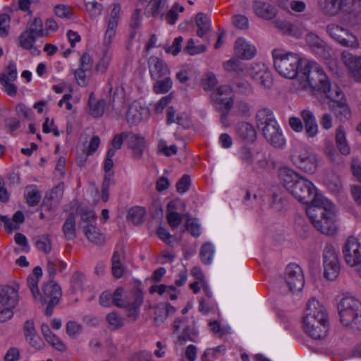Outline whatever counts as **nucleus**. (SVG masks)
<instances>
[{
    "mask_svg": "<svg viewBox=\"0 0 361 361\" xmlns=\"http://www.w3.org/2000/svg\"><path fill=\"white\" fill-rule=\"evenodd\" d=\"M306 214L312 226L321 233L333 235L337 233L335 206L324 195L315 196L312 204L307 207Z\"/></svg>",
    "mask_w": 361,
    "mask_h": 361,
    "instance_id": "obj_1",
    "label": "nucleus"
},
{
    "mask_svg": "<svg viewBox=\"0 0 361 361\" xmlns=\"http://www.w3.org/2000/svg\"><path fill=\"white\" fill-rule=\"evenodd\" d=\"M298 90L317 92L324 94L329 99H334L331 82L324 68L314 61H309L300 70Z\"/></svg>",
    "mask_w": 361,
    "mask_h": 361,
    "instance_id": "obj_2",
    "label": "nucleus"
},
{
    "mask_svg": "<svg viewBox=\"0 0 361 361\" xmlns=\"http://www.w3.org/2000/svg\"><path fill=\"white\" fill-rule=\"evenodd\" d=\"M279 177L283 187L298 202L302 204L310 203L317 193L314 183L293 169L283 167L279 170Z\"/></svg>",
    "mask_w": 361,
    "mask_h": 361,
    "instance_id": "obj_3",
    "label": "nucleus"
},
{
    "mask_svg": "<svg viewBox=\"0 0 361 361\" xmlns=\"http://www.w3.org/2000/svg\"><path fill=\"white\" fill-rule=\"evenodd\" d=\"M256 119L257 128L269 143L276 148H283L286 146V141L282 130L271 109L265 108L259 110Z\"/></svg>",
    "mask_w": 361,
    "mask_h": 361,
    "instance_id": "obj_4",
    "label": "nucleus"
},
{
    "mask_svg": "<svg viewBox=\"0 0 361 361\" xmlns=\"http://www.w3.org/2000/svg\"><path fill=\"white\" fill-rule=\"evenodd\" d=\"M317 4L329 16H335L342 12L348 16L349 20L357 22L361 15V0H317Z\"/></svg>",
    "mask_w": 361,
    "mask_h": 361,
    "instance_id": "obj_5",
    "label": "nucleus"
},
{
    "mask_svg": "<svg viewBox=\"0 0 361 361\" xmlns=\"http://www.w3.org/2000/svg\"><path fill=\"white\" fill-rule=\"evenodd\" d=\"M272 56L274 68L280 75L288 79L298 78L299 66L302 61L298 54L274 49Z\"/></svg>",
    "mask_w": 361,
    "mask_h": 361,
    "instance_id": "obj_6",
    "label": "nucleus"
},
{
    "mask_svg": "<svg viewBox=\"0 0 361 361\" xmlns=\"http://www.w3.org/2000/svg\"><path fill=\"white\" fill-rule=\"evenodd\" d=\"M338 311L343 326H353L361 322V302L353 297L343 298L338 304Z\"/></svg>",
    "mask_w": 361,
    "mask_h": 361,
    "instance_id": "obj_7",
    "label": "nucleus"
},
{
    "mask_svg": "<svg viewBox=\"0 0 361 361\" xmlns=\"http://www.w3.org/2000/svg\"><path fill=\"white\" fill-rule=\"evenodd\" d=\"M290 160L299 170L307 174H314L318 167L319 159L315 153L305 147L293 149Z\"/></svg>",
    "mask_w": 361,
    "mask_h": 361,
    "instance_id": "obj_8",
    "label": "nucleus"
},
{
    "mask_svg": "<svg viewBox=\"0 0 361 361\" xmlns=\"http://www.w3.org/2000/svg\"><path fill=\"white\" fill-rule=\"evenodd\" d=\"M342 253L345 263L361 276V240L350 235L345 241Z\"/></svg>",
    "mask_w": 361,
    "mask_h": 361,
    "instance_id": "obj_9",
    "label": "nucleus"
},
{
    "mask_svg": "<svg viewBox=\"0 0 361 361\" xmlns=\"http://www.w3.org/2000/svg\"><path fill=\"white\" fill-rule=\"evenodd\" d=\"M326 32L332 39L344 47L353 49L360 48V44L357 36L343 25L330 23L326 26Z\"/></svg>",
    "mask_w": 361,
    "mask_h": 361,
    "instance_id": "obj_10",
    "label": "nucleus"
},
{
    "mask_svg": "<svg viewBox=\"0 0 361 361\" xmlns=\"http://www.w3.org/2000/svg\"><path fill=\"white\" fill-rule=\"evenodd\" d=\"M123 294V288H118L116 289L112 295V302L117 307L126 309L128 317L132 318L133 320H135L139 314L140 307L143 302L142 296L141 295H137L135 297L132 295L130 298L133 299V300L130 301L129 296L122 298Z\"/></svg>",
    "mask_w": 361,
    "mask_h": 361,
    "instance_id": "obj_11",
    "label": "nucleus"
},
{
    "mask_svg": "<svg viewBox=\"0 0 361 361\" xmlns=\"http://www.w3.org/2000/svg\"><path fill=\"white\" fill-rule=\"evenodd\" d=\"M214 107L223 114L227 113L233 104V92L230 86L221 85L211 94Z\"/></svg>",
    "mask_w": 361,
    "mask_h": 361,
    "instance_id": "obj_12",
    "label": "nucleus"
},
{
    "mask_svg": "<svg viewBox=\"0 0 361 361\" xmlns=\"http://www.w3.org/2000/svg\"><path fill=\"white\" fill-rule=\"evenodd\" d=\"M173 333L178 334V342L182 345L187 341L197 343L199 341V331L188 324L185 317L177 318L173 322Z\"/></svg>",
    "mask_w": 361,
    "mask_h": 361,
    "instance_id": "obj_13",
    "label": "nucleus"
},
{
    "mask_svg": "<svg viewBox=\"0 0 361 361\" xmlns=\"http://www.w3.org/2000/svg\"><path fill=\"white\" fill-rule=\"evenodd\" d=\"M328 320L327 313L324 307L316 299H310L306 305L303 316L302 324Z\"/></svg>",
    "mask_w": 361,
    "mask_h": 361,
    "instance_id": "obj_14",
    "label": "nucleus"
},
{
    "mask_svg": "<svg viewBox=\"0 0 361 361\" xmlns=\"http://www.w3.org/2000/svg\"><path fill=\"white\" fill-rule=\"evenodd\" d=\"M333 92L335 99H330L331 101L329 104L331 110L334 113L336 117L341 121L349 120L352 115L351 109L346 100L343 99V94L342 91L336 87L333 90Z\"/></svg>",
    "mask_w": 361,
    "mask_h": 361,
    "instance_id": "obj_15",
    "label": "nucleus"
},
{
    "mask_svg": "<svg viewBox=\"0 0 361 361\" xmlns=\"http://www.w3.org/2000/svg\"><path fill=\"white\" fill-rule=\"evenodd\" d=\"M285 279L290 290L293 293L300 292L305 284L302 270L296 264H290L286 269Z\"/></svg>",
    "mask_w": 361,
    "mask_h": 361,
    "instance_id": "obj_16",
    "label": "nucleus"
},
{
    "mask_svg": "<svg viewBox=\"0 0 361 361\" xmlns=\"http://www.w3.org/2000/svg\"><path fill=\"white\" fill-rule=\"evenodd\" d=\"M341 61L350 75L356 82L361 80V54H355L348 50H343L341 54Z\"/></svg>",
    "mask_w": 361,
    "mask_h": 361,
    "instance_id": "obj_17",
    "label": "nucleus"
},
{
    "mask_svg": "<svg viewBox=\"0 0 361 361\" xmlns=\"http://www.w3.org/2000/svg\"><path fill=\"white\" fill-rule=\"evenodd\" d=\"M149 116L148 107L140 100L133 102L129 105L126 115L127 123L130 126H137L142 121L148 118Z\"/></svg>",
    "mask_w": 361,
    "mask_h": 361,
    "instance_id": "obj_18",
    "label": "nucleus"
},
{
    "mask_svg": "<svg viewBox=\"0 0 361 361\" xmlns=\"http://www.w3.org/2000/svg\"><path fill=\"white\" fill-rule=\"evenodd\" d=\"M19 290L17 283L0 285V305L14 310L19 302Z\"/></svg>",
    "mask_w": 361,
    "mask_h": 361,
    "instance_id": "obj_19",
    "label": "nucleus"
},
{
    "mask_svg": "<svg viewBox=\"0 0 361 361\" xmlns=\"http://www.w3.org/2000/svg\"><path fill=\"white\" fill-rule=\"evenodd\" d=\"M247 73L261 87L269 89L272 84L271 73L264 63H255L247 70Z\"/></svg>",
    "mask_w": 361,
    "mask_h": 361,
    "instance_id": "obj_20",
    "label": "nucleus"
},
{
    "mask_svg": "<svg viewBox=\"0 0 361 361\" xmlns=\"http://www.w3.org/2000/svg\"><path fill=\"white\" fill-rule=\"evenodd\" d=\"M305 41L312 51L319 57L329 60L332 56V49L318 35L313 32L308 33L305 37Z\"/></svg>",
    "mask_w": 361,
    "mask_h": 361,
    "instance_id": "obj_21",
    "label": "nucleus"
},
{
    "mask_svg": "<svg viewBox=\"0 0 361 361\" xmlns=\"http://www.w3.org/2000/svg\"><path fill=\"white\" fill-rule=\"evenodd\" d=\"M324 274L329 280L337 278L339 271V262L337 255L331 247H326L324 252Z\"/></svg>",
    "mask_w": 361,
    "mask_h": 361,
    "instance_id": "obj_22",
    "label": "nucleus"
},
{
    "mask_svg": "<svg viewBox=\"0 0 361 361\" xmlns=\"http://www.w3.org/2000/svg\"><path fill=\"white\" fill-rule=\"evenodd\" d=\"M121 11V8L120 4H114L107 21V27L104 36L103 43L104 45L106 47H109L111 45L116 35V27L118 26Z\"/></svg>",
    "mask_w": 361,
    "mask_h": 361,
    "instance_id": "obj_23",
    "label": "nucleus"
},
{
    "mask_svg": "<svg viewBox=\"0 0 361 361\" xmlns=\"http://www.w3.org/2000/svg\"><path fill=\"white\" fill-rule=\"evenodd\" d=\"M302 328L305 332L311 338L315 340H321L324 338L329 330V321L317 322L302 324Z\"/></svg>",
    "mask_w": 361,
    "mask_h": 361,
    "instance_id": "obj_24",
    "label": "nucleus"
},
{
    "mask_svg": "<svg viewBox=\"0 0 361 361\" xmlns=\"http://www.w3.org/2000/svg\"><path fill=\"white\" fill-rule=\"evenodd\" d=\"M148 67L152 80L160 79L170 74V70L167 64L156 56L149 58Z\"/></svg>",
    "mask_w": 361,
    "mask_h": 361,
    "instance_id": "obj_25",
    "label": "nucleus"
},
{
    "mask_svg": "<svg viewBox=\"0 0 361 361\" xmlns=\"http://www.w3.org/2000/svg\"><path fill=\"white\" fill-rule=\"evenodd\" d=\"M235 54L241 59H251L256 54V48L243 38L236 39L234 47Z\"/></svg>",
    "mask_w": 361,
    "mask_h": 361,
    "instance_id": "obj_26",
    "label": "nucleus"
},
{
    "mask_svg": "<svg viewBox=\"0 0 361 361\" xmlns=\"http://www.w3.org/2000/svg\"><path fill=\"white\" fill-rule=\"evenodd\" d=\"M42 300H38L42 303L51 302L52 303H59L61 297V287L53 281L46 283L43 286Z\"/></svg>",
    "mask_w": 361,
    "mask_h": 361,
    "instance_id": "obj_27",
    "label": "nucleus"
},
{
    "mask_svg": "<svg viewBox=\"0 0 361 361\" xmlns=\"http://www.w3.org/2000/svg\"><path fill=\"white\" fill-rule=\"evenodd\" d=\"M23 333L26 341L33 348L41 349L44 343L38 336L32 320H27L23 325Z\"/></svg>",
    "mask_w": 361,
    "mask_h": 361,
    "instance_id": "obj_28",
    "label": "nucleus"
},
{
    "mask_svg": "<svg viewBox=\"0 0 361 361\" xmlns=\"http://www.w3.org/2000/svg\"><path fill=\"white\" fill-rule=\"evenodd\" d=\"M241 161L247 165L256 164L259 167H264L267 164L265 155L263 153L257 152L253 154L250 149L247 147H242L240 151Z\"/></svg>",
    "mask_w": 361,
    "mask_h": 361,
    "instance_id": "obj_29",
    "label": "nucleus"
},
{
    "mask_svg": "<svg viewBox=\"0 0 361 361\" xmlns=\"http://www.w3.org/2000/svg\"><path fill=\"white\" fill-rule=\"evenodd\" d=\"M42 276V269L40 267H36L34 268L32 273L27 276V285L31 291L35 300H42V295L40 293L38 283L39 279Z\"/></svg>",
    "mask_w": 361,
    "mask_h": 361,
    "instance_id": "obj_30",
    "label": "nucleus"
},
{
    "mask_svg": "<svg viewBox=\"0 0 361 361\" xmlns=\"http://www.w3.org/2000/svg\"><path fill=\"white\" fill-rule=\"evenodd\" d=\"M127 144L133 150L135 157H140L142 154L145 140L140 134H135L131 132H127Z\"/></svg>",
    "mask_w": 361,
    "mask_h": 361,
    "instance_id": "obj_31",
    "label": "nucleus"
},
{
    "mask_svg": "<svg viewBox=\"0 0 361 361\" xmlns=\"http://www.w3.org/2000/svg\"><path fill=\"white\" fill-rule=\"evenodd\" d=\"M82 232L87 240L96 245H101L105 241L104 235L101 233L96 224H87L82 226Z\"/></svg>",
    "mask_w": 361,
    "mask_h": 361,
    "instance_id": "obj_32",
    "label": "nucleus"
},
{
    "mask_svg": "<svg viewBox=\"0 0 361 361\" xmlns=\"http://www.w3.org/2000/svg\"><path fill=\"white\" fill-rule=\"evenodd\" d=\"M253 8L255 14L262 18L271 19L276 15V8L267 2L255 1Z\"/></svg>",
    "mask_w": 361,
    "mask_h": 361,
    "instance_id": "obj_33",
    "label": "nucleus"
},
{
    "mask_svg": "<svg viewBox=\"0 0 361 361\" xmlns=\"http://www.w3.org/2000/svg\"><path fill=\"white\" fill-rule=\"evenodd\" d=\"M42 333L45 340L56 350L63 352L66 348L63 342L56 335L54 334L48 324H43L41 326Z\"/></svg>",
    "mask_w": 361,
    "mask_h": 361,
    "instance_id": "obj_34",
    "label": "nucleus"
},
{
    "mask_svg": "<svg viewBox=\"0 0 361 361\" xmlns=\"http://www.w3.org/2000/svg\"><path fill=\"white\" fill-rule=\"evenodd\" d=\"M195 23L197 26V36L200 38H206L211 29L209 17L203 13H197L195 17Z\"/></svg>",
    "mask_w": 361,
    "mask_h": 361,
    "instance_id": "obj_35",
    "label": "nucleus"
},
{
    "mask_svg": "<svg viewBox=\"0 0 361 361\" xmlns=\"http://www.w3.org/2000/svg\"><path fill=\"white\" fill-rule=\"evenodd\" d=\"M123 257V250L122 248L116 250L114 252L111 258V271L114 277L119 279L122 277L125 272V268L121 263V259Z\"/></svg>",
    "mask_w": 361,
    "mask_h": 361,
    "instance_id": "obj_36",
    "label": "nucleus"
},
{
    "mask_svg": "<svg viewBox=\"0 0 361 361\" xmlns=\"http://www.w3.org/2000/svg\"><path fill=\"white\" fill-rule=\"evenodd\" d=\"M335 139L338 151L345 156L350 154V147L348 145L346 134L343 126H340L336 128Z\"/></svg>",
    "mask_w": 361,
    "mask_h": 361,
    "instance_id": "obj_37",
    "label": "nucleus"
},
{
    "mask_svg": "<svg viewBox=\"0 0 361 361\" xmlns=\"http://www.w3.org/2000/svg\"><path fill=\"white\" fill-rule=\"evenodd\" d=\"M37 37L35 35L24 30L18 38V45L23 49L37 51L35 46Z\"/></svg>",
    "mask_w": 361,
    "mask_h": 361,
    "instance_id": "obj_38",
    "label": "nucleus"
},
{
    "mask_svg": "<svg viewBox=\"0 0 361 361\" xmlns=\"http://www.w3.org/2000/svg\"><path fill=\"white\" fill-rule=\"evenodd\" d=\"M277 27L285 34L296 38H300L304 32L302 26L292 24L288 22L281 21L277 23Z\"/></svg>",
    "mask_w": 361,
    "mask_h": 361,
    "instance_id": "obj_39",
    "label": "nucleus"
},
{
    "mask_svg": "<svg viewBox=\"0 0 361 361\" xmlns=\"http://www.w3.org/2000/svg\"><path fill=\"white\" fill-rule=\"evenodd\" d=\"M25 30L35 35L37 37H45L48 36L47 31L44 30L42 20L39 18H34L30 20L27 23Z\"/></svg>",
    "mask_w": 361,
    "mask_h": 361,
    "instance_id": "obj_40",
    "label": "nucleus"
},
{
    "mask_svg": "<svg viewBox=\"0 0 361 361\" xmlns=\"http://www.w3.org/2000/svg\"><path fill=\"white\" fill-rule=\"evenodd\" d=\"M167 123H176L185 127L189 124L188 116L185 113L177 114L174 108L171 106L167 109Z\"/></svg>",
    "mask_w": 361,
    "mask_h": 361,
    "instance_id": "obj_41",
    "label": "nucleus"
},
{
    "mask_svg": "<svg viewBox=\"0 0 361 361\" xmlns=\"http://www.w3.org/2000/svg\"><path fill=\"white\" fill-rule=\"evenodd\" d=\"M77 213L80 216L81 221L79 224V226L82 229L84 225L96 224L97 216L94 211L85 207L80 206L78 208Z\"/></svg>",
    "mask_w": 361,
    "mask_h": 361,
    "instance_id": "obj_42",
    "label": "nucleus"
},
{
    "mask_svg": "<svg viewBox=\"0 0 361 361\" xmlns=\"http://www.w3.org/2000/svg\"><path fill=\"white\" fill-rule=\"evenodd\" d=\"M63 233L68 240H72L76 237L75 218L70 214L65 220L62 227Z\"/></svg>",
    "mask_w": 361,
    "mask_h": 361,
    "instance_id": "obj_43",
    "label": "nucleus"
},
{
    "mask_svg": "<svg viewBox=\"0 0 361 361\" xmlns=\"http://www.w3.org/2000/svg\"><path fill=\"white\" fill-rule=\"evenodd\" d=\"M153 85V90L156 94L167 93L173 86V81L169 75L164 77L163 79H155Z\"/></svg>",
    "mask_w": 361,
    "mask_h": 361,
    "instance_id": "obj_44",
    "label": "nucleus"
},
{
    "mask_svg": "<svg viewBox=\"0 0 361 361\" xmlns=\"http://www.w3.org/2000/svg\"><path fill=\"white\" fill-rule=\"evenodd\" d=\"M279 6L283 10L288 11L289 8L295 13H302L306 10V4L301 0H292L288 4L284 0H278Z\"/></svg>",
    "mask_w": 361,
    "mask_h": 361,
    "instance_id": "obj_45",
    "label": "nucleus"
},
{
    "mask_svg": "<svg viewBox=\"0 0 361 361\" xmlns=\"http://www.w3.org/2000/svg\"><path fill=\"white\" fill-rule=\"evenodd\" d=\"M214 252L215 249L212 243H204L200 250V257L202 262L204 264H211L213 261Z\"/></svg>",
    "mask_w": 361,
    "mask_h": 361,
    "instance_id": "obj_46",
    "label": "nucleus"
},
{
    "mask_svg": "<svg viewBox=\"0 0 361 361\" xmlns=\"http://www.w3.org/2000/svg\"><path fill=\"white\" fill-rule=\"evenodd\" d=\"M145 213L146 211L144 207L139 206L133 207L128 212L127 219L132 224L137 225L143 221Z\"/></svg>",
    "mask_w": 361,
    "mask_h": 361,
    "instance_id": "obj_47",
    "label": "nucleus"
},
{
    "mask_svg": "<svg viewBox=\"0 0 361 361\" xmlns=\"http://www.w3.org/2000/svg\"><path fill=\"white\" fill-rule=\"evenodd\" d=\"M238 133L241 138L247 141L254 140L256 135L253 126L248 123H240L238 127Z\"/></svg>",
    "mask_w": 361,
    "mask_h": 361,
    "instance_id": "obj_48",
    "label": "nucleus"
},
{
    "mask_svg": "<svg viewBox=\"0 0 361 361\" xmlns=\"http://www.w3.org/2000/svg\"><path fill=\"white\" fill-rule=\"evenodd\" d=\"M35 246L38 250L44 253H49L51 250V236L48 234H43L36 238Z\"/></svg>",
    "mask_w": 361,
    "mask_h": 361,
    "instance_id": "obj_49",
    "label": "nucleus"
},
{
    "mask_svg": "<svg viewBox=\"0 0 361 361\" xmlns=\"http://www.w3.org/2000/svg\"><path fill=\"white\" fill-rule=\"evenodd\" d=\"M25 195L28 204L30 206L37 205L41 199L39 192L35 186L32 185L26 188Z\"/></svg>",
    "mask_w": 361,
    "mask_h": 361,
    "instance_id": "obj_50",
    "label": "nucleus"
},
{
    "mask_svg": "<svg viewBox=\"0 0 361 361\" xmlns=\"http://www.w3.org/2000/svg\"><path fill=\"white\" fill-rule=\"evenodd\" d=\"M89 113L94 118L101 117L104 112L105 102L104 101H93L91 98L89 101Z\"/></svg>",
    "mask_w": 361,
    "mask_h": 361,
    "instance_id": "obj_51",
    "label": "nucleus"
},
{
    "mask_svg": "<svg viewBox=\"0 0 361 361\" xmlns=\"http://www.w3.org/2000/svg\"><path fill=\"white\" fill-rule=\"evenodd\" d=\"M66 331L68 336L75 338L82 333V326L75 321L71 320L66 324Z\"/></svg>",
    "mask_w": 361,
    "mask_h": 361,
    "instance_id": "obj_52",
    "label": "nucleus"
},
{
    "mask_svg": "<svg viewBox=\"0 0 361 361\" xmlns=\"http://www.w3.org/2000/svg\"><path fill=\"white\" fill-rule=\"evenodd\" d=\"M184 11V7L178 4H175L172 8L169 11L166 16V20L170 25H173L176 23L179 13Z\"/></svg>",
    "mask_w": 361,
    "mask_h": 361,
    "instance_id": "obj_53",
    "label": "nucleus"
},
{
    "mask_svg": "<svg viewBox=\"0 0 361 361\" xmlns=\"http://www.w3.org/2000/svg\"><path fill=\"white\" fill-rule=\"evenodd\" d=\"M262 200L259 195L251 191H247L245 197V204L254 209L259 207L262 204Z\"/></svg>",
    "mask_w": 361,
    "mask_h": 361,
    "instance_id": "obj_54",
    "label": "nucleus"
},
{
    "mask_svg": "<svg viewBox=\"0 0 361 361\" xmlns=\"http://www.w3.org/2000/svg\"><path fill=\"white\" fill-rule=\"evenodd\" d=\"M186 229L195 237H198L201 234V227L198 219L195 218H188L185 224Z\"/></svg>",
    "mask_w": 361,
    "mask_h": 361,
    "instance_id": "obj_55",
    "label": "nucleus"
},
{
    "mask_svg": "<svg viewBox=\"0 0 361 361\" xmlns=\"http://www.w3.org/2000/svg\"><path fill=\"white\" fill-rule=\"evenodd\" d=\"M87 12L90 17L96 18L102 14V6L96 1H92L85 4Z\"/></svg>",
    "mask_w": 361,
    "mask_h": 361,
    "instance_id": "obj_56",
    "label": "nucleus"
},
{
    "mask_svg": "<svg viewBox=\"0 0 361 361\" xmlns=\"http://www.w3.org/2000/svg\"><path fill=\"white\" fill-rule=\"evenodd\" d=\"M224 68L226 71L235 72L238 74H240L243 72L241 63L236 59H231L224 63Z\"/></svg>",
    "mask_w": 361,
    "mask_h": 361,
    "instance_id": "obj_57",
    "label": "nucleus"
},
{
    "mask_svg": "<svg viewBox=\"0 0 361 361\" xmlns=\"http://www.w3.org/2000/svg\"><path fill=\"white\" fill-rule=\"evenodd\" d=\"M158 151L159 152L164 154L166 157H169L171 154H175L177 152V147L174 145L168 146L166 142L164 140H159L158 143Z\"/></svg>",
    "mask_w": 361,
    "mask_h": 361,
    "instance_id": "obj_58",
    "label": "nucleus"
},
{
    "mask_svg": "<svg viewBox=\"0 0 361 361\" xmlns=\"http://www.w3.org/2000/svg\"><path fill=\"white\" fill-rule=\"evenodd\" d=\"M42 131L44 133H52L56 137L60 136L61 133V131L59 130L55 126L54 121L53 119H49L48 117L45 118L42 125Z\"/></svg>",
    "mask_w": 361,
    "mask_h": 361,
    "instance_id": "obj_59",
    "label": "nucleus"
},
{
    "mask_svg": "<svg viewBox=\"0 0 361 361\" xmlns=\"http://www.w3.org/2000/svg\"><path fill=\"white\" fill-rule=\"evenodd\" d=\"M17 78V70L15 63H10L6 73L0 76V81L14 82Z\"/></svg>",
    "mask_w": 361,
    "mask_h": 361,
    "instance_id": "obj_60",
    "label": "nucleus"
},
{
    "mask_svg": "<svg viewBox=\"0 0 361 361\" xmlns=\"http://www.w3.org/2000/svg\"><path fill=\"white\" fill-rule=\"evenodd\" d=\"M114 152L113 149H108L106 157L104 164V175L111 174L114 176V172L113 171L114 167V161L113 157H114Z\"/></svg>",
    "mask_w": 361,
    "mask_h": 361,
    "instance_id": "obj_61",
    "label": "nucleus"
},
{
    "mask_svg": "<svg viewBox=\"0 0 361 361\" xmlns=\"http://www.w3.org/2000/svg\"><path fill=\"white\" fill-rule=\"evenodd\" d=\"M217 84L214 74L209 73L202 80V86L204 90H211Z\"/></svg>",
    "mask_w": 361,
    "mask_h": 361,
    "instance_id": "obj_62",
    "label": "nucleus"
},
{
    "mask_svg": "<svg viewBox=\"0 0 361 361\" xmlns=\"http://www.w3.org/2000/svg\"><path fill=\"white\" fill-rule=\"evenodd\" d=\"M206 47L204 45L195 46V42L192 39L188 41L187 45L185 47V51L190 55H195L204 52Z\"/></svg>",
    "mask_w": 361,
    "mask_h": 361,
    "instance_id": "obj_63",
    "label": "nucleus"
},
{
    "mask_svg": "<svg viewBox=\"0 0 361 361\" xmlns=\"http://www.w3.org/2000/svg\"><path fill=\"white\" fill-rule=\"evenodd\" d=\"M106 320L114 329L121 328L123 325V318L116 312L109 313L106 316Z\"/></svg>",
    "mask_w": 361,
    "mask_h": 361,
    "instance_id": "obj_64",
    "label": "nucleus"
}]
</instances>
